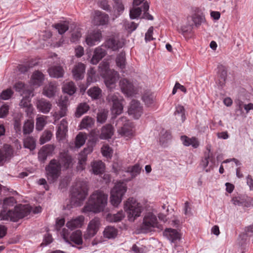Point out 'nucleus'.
Masks as SVG:
<instances>
[{
  "label": "nucleus",
  "instance_id": "nucleus-31",
  "mask_svg": "<svg viewBox=\"0 0 253 253\" xmlns=\"http://www.w3.org/2000/svg\"><path fill=\"white\" fill-rule=\"evenodd\" d=\"M70 238L72 242L77 245H80L83 244L82 233L80 230L73 232L71 235Z\"/></svg>",
  "mask_w": 253,
  "mask_h": 253
},
{
  "label": "nucleus",
  "instance_id": "nucleus-7",
  "mask_svg": "<svg viewBox=\"0 0 253 253\" xmlns=\"http://www.w3.org/2000/svg\"><path fill=\"white\" fill-rule=\"evenodd\" d=\"M61 169L56 159H52L50 161L45 168L46 177L49 183H53L57 179L60 174Z\"/></svg>",
  "mask_w": 253,
  "mask_h": 253
},
{
  "label": "nucleus",
  "instance_id": "nucleus-33",
  "mask_svg": "<svg viewBox=\"0 0 253 253\" xmlns=\"http://www.w3.org/2000/svg\"><path fill=\"white\" fill-rule=\"evenodd\" d=\"M116 63L117 66L122 70H123L126 68V59L125 52H121L117 56L116 58Z\"/></svg>",
  "mask_w": 253,
  "mask_h": 253
},
{
  "label": "nucleus",
  "instance_id": "nucleus-56",
  "mask_svg": "<svg viewBox=\"0 0 253 253\" xmlns=\"http://www.w3.org/2000/svg\"><path fill=\"white\" fill-rule=\"evenodd\" d=\"M101 152L103 156L110 158L112 156L113 150L108 145H104L101 148Z\"/></svg>",
  "mask_w": 253,
  "mask_h": 253
},
{
  "label": "nucleus",
  "instance_id": "nucleus-25",
  "mask_svg": "<svg viewBox=\"0 0 253 253\" xmlns=\"http://www.w3.org/2000/svg\"><path fill=\"white\" fill-rule=\"evenodd\" d=\"M43 81V74L39 71H36L33 73L31 76L30 83L33 85L40 86L42 84Z\"/></svg>",
  "mask_w": 253,
  "mask_h": 253
},
{
  "label": "nucleus",
  "instance_id": "nucleus-46",
  "mask_svg": "<svg viewBox=\"0 0 253 253\" xmlns=\"http://www.w3.org/2000/svg\"><path fill=\"white\" fill-rule=\"evenodd\" d=\"M89 109V105L86 103H81L78 106L76 112V116L80 117L85 113Z\"/></svg>",
  "mask_w": 253,
  "mask_h": 253
},
{
  "label": "nucleus",
  "instance_id": "nucleus-26",
  "mask_svg": "<svg viewBox=\"0 0 253 253\" xmlns=\"http://www.w3.org/2000/svg\"><path fill=\"white\" fill-rule=\"evenodd\" d=\"M114 133V129L112 125H106L101 128L100 138L101 139H108L110 138Z\"/></svg>",
  "mask_w": 253,
  "mask_h": 253
},
{
  "label": "nucleus",
  "instance_id": "nucleus-63",
  "mask_svg": "<svg viewBox=\"0 0 253 253\" xmlns=\"http://www.w3.org/2000/svg\"><path fill=\"white\" fill-rule=\"evenodd\" d=\"M9 106L4 104L0 108V118H2L7 116L8 113Z\"/></svg>",
  "mask_w": 253,
  "mask_h": 253
},
{
  "label": "nucleus",
  "instance_id": "nucleus-45",
  "mask_svg": "<svg viewBox=\"0 0 253 253\" xmlns=\"http://www.w3.org/2000/svg\"><path fill=\"white\" fill-rule=\"evenodd\" d=\"M143 11V4L141 6L133 5V7L130 10L129 16L132 19L138 18Z\"/></svg>",
  "mask_w": 253,
  "mask_h": 253
},
{
  "label": "nucleus",
  "instance_id": "nucleus-43",
  "mask_svg": "<svg viewBox=\"0 0 253 253\" xmlns=\"http://www.w3.org/2000/svg\"><path fill=\"white\" fill-rule=\"evenodd\" d=\"M125 216L124 212L121 211L116 214L109 213L107 216V220L110 222H118L121 220Z\"/></svg>",
  "mask_w": 253,
  "mask_h": 253
},
{
  "label": "nucleus",
  "instance_id": "nucleus-8",
  "mask_svg": "<svg viewBox=\"0 0 253 253\" xmlns=\"http://www.w3.org/2000/svg\"><path fill=\"white\" fill-rule=\"evenodd\" d=\"M107 99L109 102L112 103V112L113 114L119 115L122 113L123 110L122 102L124 101V99L119 93H110L108 95Z\"/></svg>",
  "mask_w": 253,
  "mask_h": 253
},
{
  "label": "nucleus",
  "instance_id": "nucleus-42",
  "mask_svg": "<svg viewBox=\"0 0 253 253\" xmlns=\"http://www.w3.org/2000/svg\"><path fill=\"white\" fill-rule=\"evenodd\" d=\"M22 119V115L21 114H17L14 116V128L17 133H20L21 131V120Z\"/></svg>",
  "mask_w": 253,
  "mask_h": 253
},
{
  "label": "nucleus",
  "instance_id": "nucleus-55",
  "mask_svg": "<svg viewBox=\"0 0 253 253\" xmlns=\"http://www.w3.org/2000/svg\"><path fill=\"white\" fill-rule=\"evenodd\" d=\"M191 19L196 26L200 25L205 21L204 16L198 14H194Z\"/></svg>",
  "mask_w": 253,
  "mask_h": 253
},
{
  "label": "nucleus",
  "instance_id": "nucleus-34",
  "mask_svg": "<svg viewBox=\"0 0 253 253\" xmlns=\"http://www.w3.org/2000/svg\"><path fill=\"white\" fill-rule=\"evenodd\" d=\"M34 122L33 120H27L25 121L23 126V133L24 135L31 133L34 129Z\"/></svg>",
  "mask_w": 253,
  "mask_h": 253
},
{
  "label": "nucleus",
  "instance_id": "nucleus-64",
  "mask_svg": "<svg viewBox=\"0 0 253 253\" xmlns=\"http://www.w3.org/2000/svg\"><path fill=\"white\" fill-rule=\"evenodd\" d=\"M68 104V98L67 96L61 97L58 103L59 107L67 108Z\"/></svg>",
  "mask_w": 253,
  "mask_h": 253
},
{
  "label": "nucleus",
  "instance_id": "nucleus-49",
  "mask_svg": "<svg viewBox=\"0 0 253 253\" xmlns=\"http://www.w3.org/2000/svg\"><path fill=\"white\" fill-rule=\"evenodd\" d=\"M13 88L16 91L22 92L23 94H27L28 90H31V89H27L25 84L21 82L16 83L13 86Z\"/></svg>",
  "mask_w": 253,
  "mask_h": 253
},
{
  "label": "nucleus",
  "instance_id": "nucleus-21",
  "mask_svg": "<svg viewBox=\"0 0 253 253\" xmlns=\"http://www.w3.org/2000/svg\"><path fill=\"white\" fill-rule=\"evenodd\" d=\"M92 151L93 147L92 146H87V147L84 148V150L80 153L78 157V163L82 169L84 168V166L87 160V155L90 154Z\"/></svg>",
  "mask_w": 253,
  "mask_h": 253
},
{
  "label": "nucleus",
  "instance_id": "nucleus-60",
  "mask_svg": "<svg viewBox=\"0 0 253 253\" xmlns=\"http://www.w3.org/2000/svg\"><path fill=\"white\" fill-rule=\"evenodd\" d=\"M11 154V149H8L7 151H2L0 150V162L10 157Z\"/></svg>",
  "mask_w": 253,
  "mask_h": 253
},
{
  "label": "nucleus",
  "instance_id": "nucleus-32",
  "mask_svg": "<svg viewBox=\"0 0 253 253\" xmlns=\"http://www.w3.org/2000/svg\"><path fill=\"white\" fill-rule=\"evenodd\" d=\"M91 167L93 172L95 174L101 173L104 170V164L101 161L94 162L91 164Z\"/></svg>",
  "mask_w": 253,
  "mask_h": 253
},
{
  "label": "nucleus",
  "instance_id": "nucleus-4",
  "mask_svg": "<svg viewBox=\"0 0 253 253\" xmlns=\"http://www.w3.org/2000/svg\"><path fill=\"white\" fill-rule=\"evenodd\" d=\"M87 192L88 189L85 182H77L72 190V201L76 206H80L81 204L85 200Z\"/></svg>",
  "mask_w": 253,
  "mask_h": 253
},
{
  "label": "nucleus",
  "instance_id": "nucleus-23",
  "mask_svg": "<svg viewBox=\"0 0 253 253\" xmlns=\"http://www.w3.org/2000/svg\"><path fill=\"white\" fill-rule=\"evenodd\" d=\"M106 54V51L102 47H98L94 51L90 63L93 65L97 64Z\"/></svg>",
  "mask_w": 253,
  "mask_h": 253
},
{
  "label": "nucleus",
  "instance_id": "nucleus-47",
  "mask_svg": "<svg viewBox=\"0 0 253 253\" xmlns=\"http://www.w3.org/2000/svg\"><path fill=\"white\" fill-rule=\"evenodd\" d=\"M53 27L60 35L63 34L69 29L68 23L66 22L57 23L53 25Z\"/></svg>",
  "mask_w": 253,
  "mask_h": 253
},
{
  "label": "nucleus",
  "instance_id": "nucleus-50",
  "mask_svg": "<svg viewBox=\"0 0 253 253\" xmlns=\"http://www.w3.org/2000/svg\"><path fill=\"white\" fill-rule=\"evenodd\" d=\"M13 93V91L10 88H7L1 92L0 98L3 100H8L12 97Z\"/></svg>",
  "mask_w": 253,
  "mask_h": 253
},
{
  "label": "nucleus",
  "instance_id": "nucleus-5",
  "mask_svg": "<svg viewBox=\"0 0 253 253\" xmlns=\"http://www.w3.org/2000/svg\"><path fill=\"white\" fill-rule=\"evenodd\" d=\"M124 209L130 221H134L136 218L140 216L142 211L141 204L133 198L127 199L125 204Z\"/></svg>",
  "mask_w": 253,
  "mask_h": 253
},
{
  "label": "nucleus",
  "instance_id": "nucleus-37",
  "mask_svg": "<svg viewBox=\"0 0 253 253\" xmlns=\"http://www.w3.org/2000/svg\"><path fill=\"white\" fill-rule=\"evenodd\" d=\"M226 77L227 71L225 69V68L222 67L220 68H219L218 73L219 79L217 84L220 87H223L225 85L226 80Z\"/></svg>",
  "mask_w": 253,
  "mask_h": 253
},
{
  "label": "nucleus",
  "instance_id": "nucleus-19",
  "mask_svg": "<svg viewBox=\"0 0 253 253\" xmlns=\"http://www.w3.org/2000/svg\"><path fill=\"white\" fill-rule=\"evenodd\" d=\"M85 66L82 63H78L72 70L73 76L77 81L82 80L84 77Z\"/></svg>",
  "mask_w": 253,
  "mask_h": 253
},
{
  "label": "nucleus",
  "instance_id": "nucleus-20",
  "mask_svg": "<svg viewBox=\"0 0 253 253\" xmlns=\"http://www.w3.org/2000/svg\"><path fill=\"white\" fill-rule=\"evenodd\" d=\"M58 90V88L56 84L53 82H50L44 86L42 94L48 98H51L55 96Z\"/></svg>",
  "mask_w": 253,
  "mask_h": 253
},
{
  "label": "nucleus",
  "instance_id": "nucleus-27",
  "mask_svg": "<svg viewBox=\"0 0 253 253\" xmlns=\"http://www.w3.org/2000/svg\"><path fill=\"white\" fill-rule=\"evenodd\" d=\"M124 42L115 39H109L105 42V46L112 49L113 50H117L123 46Z\"/></svg>",
  "mask_w": 253,
  "mask_h": 253
},
{
  "label": "nucleus",
  "instance_id": "nucleus-51",
  "mask_svg": "<svg viewBox=\"0 0 253 253\" xmlns=\"http://www.w3.org/2000/svg\"><path fill=\"white\" fill-rule=\"evenodd\" d=\"M52 136V134L50 131H44L40 137V144H43L44 143L49 141L51 139Z\"/></svg>",
  "mask_w": 253,
  "mask_h": 253
},
{
  "label": "nucleus",
  "instance_id": "nucleus-12",
  "mask_svg": "<svg viewBox=\"0 0 253 253\" xmlns=\"http://www.w3.org/2000/svg\"><path fill=\"white\" fill-rule=\"evenodd\" d=\"M92 21L93 24L96 26L107 25L109 22V16L103 12L95 10L94 12Z\"/></svg>",
  "mask_w": 253,
  "mask_h": 253
},
{
  "label": "nucleus",
  "instance_id": "nucleus-52",
  "mask_svg": "<svg viewBox=\"0 0 253 253\" xmlns=\"http://www.w3.org/2000/svg\"><path fill=\"white\" fill-rule=\"evenodd\" d=\"M149 3L147 1L144 2V3H143V12L144 13L142 18L149 20H153V17L151 14L147 12V11L149 10Z\"/></svg>",
  "mask_w": 253,
  "mask_h": 253
},
{
  "label": "nucleus",
  "instance_id": "nucleus-61",
  "mask_svg": "<svg viewBox=\"0 0 253 253\" xmlns=\"http://www.w3.org/2000/svg\"><path fill=\"white\" fill-rule=\"evenodd\" d=\"M243 207H250L253 206V199L249 197H243Z\"/></svg>",
  "mask_w": 253,
  "mask_h": 253
},
{
  "label": "nucleus",
  "instance_id": "nucleus-13",
  "mask_svg": "<svg viewBox=\"0 0 253 253\" xmlns=\"http://www.w3.org/2000/svg\"><path fill=\"white\" fill-rule=\"evenodd\" d=\"M57 160L60 167L65 169L71 167L74 164L73 159L66 152H60Z\"/></svg>",
  "mask_w": 253,
  "mask_h": 253
},
{
  "label": "nucleus",
  "instance_id": "nucleus-6",
  "mask_svg": "<svg viewBox=\"0 0 253 253\" xmlns=\"http://www.w3.org/2000/svg\"><path fill=\"white\" fill-rule=\"evenodd\" d=\"M127 187L124 182H119L115 184L111 191L110 202L114 207H117L122 202V198L126 192Z\"/></svg>",
  "mask_w": 253,
  "mask_h": 253
},
{
  "label": "nucleus",
  "instance_id": "nucleus-58",
  "mask_svg": "<svg viewBox=\"0 0 253 253\" xmlns=\"http://www.w3.org/2000/svg\"><path fill=\"white\" fill-rule=\"evenodd\" d=\"M142 99L148 106H151L154 102V98L152 94H144L142 97Z\"/></svg>",
  "mask_w": 253,
  "mask_h": 253
},
{
  "label": "nucleus",
  "instance_id": "nucleus-41",
  "mask_svg": "<svg viewBox=\"0 0 253 253\" xmlns=\"http://www.w3.org/2000/svg\"><path fill=\"white\" fill-rule=\"evenodd\" d=\"M86 139V134L83 132H80L76 137L75 141V147L77 148L81 147L85 143Z\"/></svg>",
  "mask_w": 253,
  "mask_h": 253
},
{
  "label": "nucleus",
  "instance_id": "nucleus-62",
  "mask_svg": "<svg viewBox=\"0 0 253 253\" xmlns=\"http://www.w3.org/2000/svg\"><path fill=\"white\" fill-rule=\"evenodd\" d=\"M138 25L134 22H127L125 24V28L129 32L134 31L137 27Z\"/></svg>",
  "mask_w": 253,
  "mask_h": 253
},
{
  "label": "nucleus",
  "instance_id": "nucleus-17",
  "mask_svg": "<svg viewBox=\"0 0 253 253\" xmlns=\"http://www.w3.org/2000/svg\"><path fill=\"white\" fill-rule=\"evenodd\" d=\"M101 38V33L99 30L93 31L87 35L85 42L88 46H92L100 41Z\"/></svg>",
  "mask_w": 253,
  "mask_h": 253
},
{
  "label": "nucleus",
  "instance_id": "nucleus-28",
  "mask_svg": "<svg viewBox=\"0 0 253 253\" xmlns=\"http://www.w3.org/2000/svg\"><path fill=\"white\" fill-rule=\"evenodd\" d=\"M49 75L53 78H59L62 77L64 73V70L61 66H53L48 70Z\"/></svg>",
  "mask_w": 253,
  "mask_h": 253
},
{
  "label": "nucleus",
  "instance_id": "nucleus-38",
  "mask_svg": "<svg viewBox=\"0 0 253 253\" xmlns=\"http://www.w3.org/2000/svg\"><path fill=\"white\" fill-rule=\"evenodd\" d=\"M34 96L33 90H28L27 93L25 94V96L24 97L19 103V106L21 107L25 108L31 105V100L30 99V97Z\"/></svg>",
  "mask_w": 253,
  "mask_h": 253
},
{
  "label": "nucleus",
  "instance_id": "nucleus-16",
  "mask_svg": "<svg viewBox=\"0 0 253 253\" xmlns=\"http://www.w3.org/2000/svg\"><path fill=\"white\" fill-rule=\"evenodd\" d=\"M68 131V123L65 119L60 122L56 132V138L60 141L65 139Z\"/></svg>",
  "mask_w": 253,
  "mask_h": 253
},
{
  "label": "nucleus",
  "instance_id": "nucleus-14",
  "mask_svg": "<svg viewBox=\"0 0 253 253\" xmlns=\"http://www.w3.org/2000/svg\"><path fill=\"white\" fill-rule=\"evenodd\" d=\"M127 112L134 119H138L142 113V107L140 103L137 100H132L130 103Z\"/></svg>",
  "mask_w": 253,
  "mask_h": 253
},
{
  "label": "nucleus",
  "instance_id": "nucleus-44",
  "mask_svg": "<svg viewBox=\"0 0 253 253\" xmlns=\"http://www.w3.org/2000/svg\"><path fill=\"white\" fill-rule=\"evenodd\" d=\"M94 123V120L91 117L86 116L82 121L80 124L81 129L88 128L91 127Z\"/></svg>",
  "mask_w": 253,
  "mask_h": 253
},
{
  "label": "nucleus",
  "instance_id": "nucleus-11",
  "mask_svg": "<svg viewBox=\"0 0 253 253\" xmlns=\"http://www.w3.org/2000/svg\"><path fill=\"white\" fill-rule=\"evenodd\" d=\"M100 226V220L98 218L92 219L88 223L84 238L86 240L93 237L98 232Z\"/></svg>",
  "mask_w": 253,
  "mask_h": 253
},
{
  "label": "nucleus",
  "instance_id": "nucleus-29",
  "mask_svg": "<svg viewBox=\"0 0 253 253\" xmlns=\"http://www.w3.org/2000/svg\"><path fill=\"white\" fill-rule=\"evenodd\" d=\"M140 170L141 168L138 164H135L131 167H128L126 170V172L129 173L130 176L127 178L126 180L129 181L132 178L135 177L140 173Z\"/></svg>",
  "mask_w": 253,
  "mask_h": 253
},
{
  "label": "nucleus",
  "instance_id": "nucleus-53",
  "mask_svg": "<svg viewBox=\"0 0 253 253\" xmlns=\"http://www.w3.org/2000/svg\"><path fill=\"white\" fill-rule=\"evenodd\" d=\"M60 110L57 112H55L53 117L56 121L59 120L61 118L67 115V108L59 107Z\"/></svg>",
  "mask_w": 253,
  "mask_h": 253
},
{
  "label": "nucleus",
  "instance_id": "nucleus-54",
  "mask_svg": "<svg viewBox=\"0 0 253 253\" xmlns=\"http://www.w3.org/2000/svg\"><path fill=\"white\" fill-rule=\"evenodd\" d=\"M46 117L42 116L38 117L36 119V129L38 130H41L46 124Z\"/></svg>",
  "mask_w": 253,
  "mask_h": 253
},
{
  "label": "nucleus",
  "instance_id": "nucleus-36",
  "mask_svg": "<svg viewBox=\"0 0 253 253\" xmlns=\"http://www.w3.org/2000/svg\"><path fill=\"white\" fill-rule=\"evenodd\" d=\"M174 115L177 120L183 123L185 120V109L184 107L181 105L176 106Z\"/></svg>",
  "mask_w": 253,
  "mask_h": 253
},
{
  "label": "nucleus",
  "instance_id": "nucleus-15",
  "mask_svg": "<svg viewBox=\"0 0 253 253\" xmlns=\"http://www.w3.org/2000/svg\"><path fill=\"white\" fill-rule=\"evenodd\" d=\"M102 75L104 78V82L106 86L111 89L114 88L115 83L119 78V74L114 70L110 71L106 74L102 73Z\"/></svg>",
  "mask_w": 253,
  "mask_h": 253
},
{
  "label": "nucleus",
  "instance_id": "nucleus-39",
  "mask_svg": "<svg viewBox=\"0 0 253 253\" xmlns=\"http://www.w3.org/2000/svg\"><path fill=\"white\" fill-rule=\"evenodd\" d=\"M24 146L25 148L33 150L36 148V139L32 136H27L24 139Z\"/></svg>",
  "mask_w": 253,
  "mask_h": 253
},
{
  "label": "nucleus",
  "instance_id": "nucleus-9",
  "mask_svg": "<svg viewBox=\"0 0 253 253\" xmlns=\"http://www.w3.org/2000/svg\"><path fill=\"white\" fill-rule=\"evenodd\" d=\"M119 85L122 92L127 97L133 96L137 94L139 91L137 87L126 79L121 80L119 82Z\"/></svg>",
  "mask_w": 253,
  "mask_h": 253
},
{
  "label": "nucleus",
  "instance_id": "nucleus-2",
  "mask_svg": "<svg viewBox=\"0 0 253 253\" xmlns=\"http://www.w3.org/2000/svg\"><path fill=\"white\" fill-rule=\"evenodd\" d=\"M108 195L101 191H94L89 197L86 205L82 209L83 212L99 213L104 210L107 204Z\"/></svg>",
  "mask_w": 253,
  "mask_h": 253
},
{
  "label": "nucleus",
  "instance_id": "nucleus-1",
  "mask_svg": "<svg viewBox=\"0 0 253 253\" xmlns=\"http://www.w3.org/2000/svg\"><path fill=\"white\" fill-rule=\"evenodd\" d=\"M15 202L13 197L7 198L3 200V210L1 211L2 219L17 221L19 219L28 215L31 211V207L28 205H20L15 207L13 210H7V207L13 206Z\"/></svg>",
  "mask_w": 253,
  "mask_h": 253
},
{
  "label": "nucleus",
  "instance_id": "nucleus-18",
  "mask_svg": "<svg viewBox=\"0 0 253 253\" xmlns=\"http://www.w3.org/2000/svg\"><path fill=\"white\" fill-rule=\"evenodd\" d=\"M36 106L39 111L43 114H47L50 111L52 104L45 99L41 98L37 100Z\"/></svg>",
  "mask_w": 253,
  "mask_h": 253
},
{
  "label": "nucleus",
  "instance_id": "nucleus-59",
  "mask_svg": "<svg viewBox=\"0 0 253 253\" xmlns=\"http://www.w3.org/2000/svg\"><path fill=\"white\" fill-rule=\"evenodd\" d=\"M114 2V8H115L117 11L122 12L124 9V5L123 3L122 0H112Z\"/></svg>",
  "mask_w": 253,
  "mask_h": 253
},
{
  "label": "nucleus",
  "instance_id": "nucleus-40",
  "mask_svg": "<svg viewBox=\"0 0 253 253\" xmlns=\"http://www.w3.org/2000/svg\"><path fill=\"white\" fill-rule=\"evenodd\" d=\"M63 90L70 95H73L76 91V87L74 83L69 82L65 83L63 86Z\"/></svg>",
  "mask_w": 253,
  "mask_h": 253
},
{
  "label": "nucleus",
  "instance_id": "nucleus-3",
  "mask_svg": "<svg viewBox=\"0 0 253 253\" xmlns=\"http://www.w3.org/2000/svg\"><path fill=\"white\" fill-rule=\"evenodd\" d=\"M117 132L122 137L126 139L132 137L134 135V130L132 123L126 117L119 118L116 123Z\"/></svg>",
  "mask_w": 253,
  "mask_h": 253
},
{
  "label": "nucleus",
  "instance_id": "nucleus-48",
  "mask_svg": "<svg viewBox=\"0 0 253 253\" xmlns=\"http://www.w3.org/2000/svg\"><path fill=\"white\" fill-rule=\"evenodd\" d=\"M87 76V83L89 84L96 82V72L93 68H91L88 70Z\"/></svg>",
  "mask_w": 253,
  "mask_h": 253
},
{
  "label": "nucleus",
  "instance_id": "nucleus-35",
  "mask_svg": "<svg viewBox=\"0 0 253 253\" xmlns=\"http://www.w3.org/2000/svg\"><path fill=\"white\" fill-rule=\"evenodd\" d=\"M118 233L117 230L113 227L108 226L106 227L103 232L104 237L108 239L115 238Z\"/></svg>",
  "mask_w": 253,
  "mask_h": 253
},
{
  "label": "nucleus",
  "instance_id": "nucleus-30",
  "mask_svg": "<svg viewBox=\"0 0 253 253\" xmlns=\"http://www.w3.org/2000/svg\"><path fill=\"white\" fill-rule=\"evenodd\" d=\"M87 94L93 99H99L102 96V90L97 86H93L87 90Z\"/></svg>",
  "mask_w": 253,
  "mask_h": 253
},
{
  "label": "nucleus",
  "instance_id": "nucleus-57",
  "mask_svg": "<svg viewBox=\"0 0 253 253\" xmlns=\"http://www.w3.org/2000/svg\"><path fill=\"white\" fill-rule=\"evenodd\" d=\"M108 112L105 110H102L98 113L97 121L100 123H104L107 118Z\"/></svg>",
  "mask_w": 253,
  "mask_h": 253
},
{
  "label": "nucleus",
  "instance_id": "nucleus-10",
  "mask_svg": "<svg viewBox=\"0 0 253 253\" xmlns=\"http://www.w3.org/2000/svg\"><path fill=\"white\" fill-rule=\"evenodd\" d=\"M157 219L156 216L152 213L149 212L147 213L144 218L143 223L141 226V230L146 232L150 231L152 228L157 226Z\"/></svg>",
  "mask_w": 253,
  "mask_h": 253
},
{
  "label": "nucleus",
  "instance_id": "nucleus-24",
  "mask_svg": "<svg viewBox=\"0 0 253 253\" xmlns=\"http://www.w3.org/2000/svg\"><path fill=\"white\" fill-rule=\"evenodd\" d=\"M84 220V216L83 215H80L68 221L66 223V226L71 230H73L76 228H80L83 225Z\"/></svg>",
  "mask_w": 253,
  "mask_h": 253
},
{
  "label": "nucleus",
  "instance_id": "nucleus-22",
  "mask_svg": "<svg viewBox=\"0 0 253 253\" xmlns=\"http://www.w3.org/2000/svg\"><path fill=\"white\" fill-rule=\"evenodd\" d=\"M164 236L171 242L175 243L180 239V235L176 229L167 228L163 232Z\"/></svg>",
  "mask_w": 253,
  "mask_h": 253
}]
</instances>
